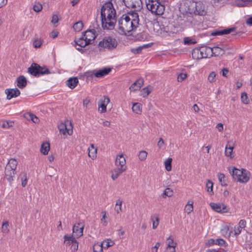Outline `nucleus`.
I'll return each mask as SVG.
<instances>
[{
  "label": "nucleus",
  "mask_w": 252,
  "mask_h": 252,
  "mask_svg": "<svg viewBox=\"0 0 252 252\" xmlns=\"http://www.w3.org/2000/svg\"><path fill=\"white\" fill-rule=\"evenodd\" d=\"M131 20L129 17H121L118 21L119 32L122 34L129 35L130 32L136 29L138 25L139 17Z\"/></svg>",
  "instance_id": "nucleus-1"
},
{
  "label": "nucleus",
  "mask_w": 252,
  "mask_h": 252,
  "mask_svg": "<svg viewBox=\"0 0 252 252\" xmlns=\"http://www.w3.org/2000/svg\"><path fill=\"white\" fill-rule=\"evenodd\" d=\"M126 8H131L133 10L129 11L126 10L122 13V16H138L137 11H140L142 7V2L141 0H123Z\"/></svg>",
  "instance_id": "nucleus-2"
},
{
  "label": "nucleus",
  "mask_w": 252,
  "mask_h": 252,
  "mask_svg": "<svg viewBox=\"0 0 252 252\" xmlns=\"http://www.w3.org/2000/svg\"><path fill=\"white\" fill-rule=\"evenodd\" d=\"M231 174L235 180L241 183H247L250 179V172L244 169L240 170L234 167Z\"/></svg>",
  "instance_id": "nucleus-3"
},
{
  "label": "nucleus",
  "mask_w": 252,
  "mask_h": 252,
  "mask_svg": "<svg viewBox=\"0 0 252 252\" xmlns=\"http://www.w3.org/2000/svg\"><path fill=\"white\" fill-rule=\"evenodd\" d=\"M17 164L18 162L15 159L11 158L6 165L4 172L5 177L9 182L13 180Z\"/></svg>",
  "instance_id": "nucleus-4"
},
{
  "label": "nucleus",
  "mask_w": 252,
  "mask_h": 252,
  "mask_svg": "<svg viewBox=\"0 0 252 252\" xmlns=\"http://www.w3.org/2000/svg\"><path fill=\"white\" fill-rule=\"evenodd\" d=\"M118 42L116 39L111 36H105L98 44L99 48L103 49L113 50L116 48Z\"/></svg>",
  "instance_id": "nucleus-5"
},
{
  "label": "nucleus",
  "mask_w": 252,
  "mask_h": 252,
  "mask_svg": "<svg viewBox=\"0 0 252 252\" xmlns=\"http://www.w3.org/2000/svg\"><path fill=\"white\" fill-rule=\"evenodd\" d=\"M28 72L34 76L50 73V71L45 66H41L36 63H32L31 66L28 68Z\"/></svg>",
  "instance_id": "nucleus-6"
},
{
  "label": "nucleus",
  "mask_w": 252,
  "mask_h": 252,
  "mask_svg": "<svg viewBox=\"0 0 252 252\" xmlns=\"http://www.w3.org/2000/svg\"><path fill=\"white\" fill-rule=\"evenodd\" d=\"M58 129L60 133L63 135L64 138L66 137L67 135H71L73 133V126L69 121L60 123L58 125Z\"/></svg>",
  "instance_id": "nucleus-7"
},
{
  "label": "nucleus",
  "mask_w": 252,
  "mask_h": 252,
  "mask_svg": "<svg viewBox=\"0 0 252 252\" xmlns=\"http://www.w3.org/2000/svg\"><path fill=\"white\" fill-rule=\"evenodd\" d=\"M100 16H116V11L111 1L106 2L102 5Z\"/></svg>",
  "instance_id": "nucleus-8"
},
{
  "label": "nucleus",
  "mask_w": 252,
  "mask_h": 252,
  "mask_svg": "<svg viewBox=\"0 0 252 252\" xmlns=\"http://www.w3.org/2000/svg\"><path fill=\"white\" fill-rule=\"evenodd\" d=\"M102 27L107 30H113L117 21L116 17H101Z\"/></svg>",
  "instance_id": "nucleus-9"
},
{
  "label": "nucleus",
  "mask_w": 252,
  "mask_h": 252,
  "mask_svg": "<svg viewBox=\"0 0 252 252\" xmlns=\"http://www.w3.org/2000/svg\"><path fill=\"white\" fill-rule=\"evenodd\" d=\"M114 245V242L109 240H104L101 244H95L93 248L94 252H102L103 248L107 249Z\"/></svg>",
  "instance_id": "nucleus-10"
},
{
  "label": "nucleus",
  "mask_w": 252,
  "mask_h": 252,
  "mask_svg": "<svg viewBox=\"0 0 252 252\" xmlns=\"http://www.w3.org/2000/svg\"><path fill=\"white\" fill-rule=\"evenodd\" d=\"M111 71L109 68H104L98 70H93L87 72L88 76H93L94 75L97 78H100L108 74Z\"/></svg>",
  "instance_id": "nucleus-11"
},
{
  "label": "nucleus",
  "mask_w": 252,
  "mask_h": 252,
  "mask_svg": "<svg viewBox=\"0 0 252 252\" xmlns=\"http://www.w3.org/2000/svg\"><path fill=\"white\" fill-rule=\"evenodd\" d=\"M85 224L83 222H79L75 223L72 229L73 233L74 236L77 238L80 237L83 235V230Z\"/></svg>",
  "instance_id": "nucleus-12"
},
{
  "label": "nucleus",
  "mask_w": 252,
  "mask_h": 252,
  "mask_svg": "<svg viewBox=\"0 0 252 252\" xmlns=\"http://www.w3.org/2000/svg\"><path fill=\"white\" fill-rule=\"evenodd\" d=\"M109 102V98L107 96H103L98 102V108L100 113H103L106 111V106Z\"/></svg>",
  "instance_id": "nucleus-13"
},
{
  "label": "nucleus",
  "mask_w": 252,
  "mask_h": 252,
  "mask_svg": "<svg viewBox=\"0 0 252 252\" xmlns=\"http://www.w3.org/2000/svg\"><path fill=\"white\" fill-rule=\"evenodd\" d=\"M82 36L90 44L96 38L95 31L94 29L87 30L83 33Z\"/></svg>",
  "instance_id": "nucleus-14"
},
{
  "label": "nucleus",
  "mask_w": 252,
  "mask_h": 252,
  "mask_svg": "<svg viewBox=\"0 0 252 252\" xmlns=\"http://www.w3.org/2000/svg\"><path fill=\"white\" fill-rule=\"evenodd\" d=\"M194 14L198 16H205L206 11L205 10V6L201 2H196L195 6Z\"/></svg>",
  "instance_id": "nucleus-15"
},
{
  "label": "nucleus",
  "mask_w": 252,
  "mask_h": 252,
  "mask_svg": "<svg viewBox=\"0 0 252 252\" xmlns=\"http://www.w3.org/2000/svg\"><path fill=\"white\" fill-rule=\"evenodd\" d=\"M210 206L216 212L220 213L226 212V207L223 204L211 202L210 203Z\"/></svg>",
  "instance_id": "nucleus-16"
},
{
  "label": "nucleus",
  "mask_w": 252,
  "mask_h": 252,
  "mask_svg": "<svg viewBox=\"0 0 252 252\" xmlns=\"http://www.w3.org/2000/svg\"><path fill=\"white\" fill-rule=\"evenodd\" d=\"M236 30V28L233 27L229 28H227L223 30H215L213 31L211 35L213 36H216V35H221L223 34H228L232 32H235Z\"/></svg>",
  "instance_id": "nucleus-17"
},
{
  "label": "nucleus",
  "mask_w": 252,
  "mask_h": 252,
  "mask_svg": "<svg viewBox=\"0 0 252 252\" xmlns=\"http://www.w3.org/2000/svg\"><path fill=\"white\" fill-rule=\"evenodd\" d=\"M126 163V160L123 154L118 155L116 157L115 165L117 167H120L126 170L127 167Z\"/></svg>",
  "instance_id": "nucleus-18"
},
{
  "label": "nucleus",
  "mask_w": 252,
  "mask_h": 252,
  "mask_svg": "<svg viewBox=\"0 0 252 252\" xmlns=\"http://www.w3.org/2000/svg\"><path fill=\"white\" fill-rule=\"evenodd\" d=\"M234 144L232 141L227 142L225 148V155L226 157L232 158L234 155L232 152L234 148Z\"/></svg>",
  "instance_id": "nucleus-19"
},
{
  "label": "nucleus",
  "mask_w": 252,
  "mask_h": 252,
  "mask_svg": "<svg viewBox=\"0 0 252 252\" xmlns=\"http://www.w3.org/2000/svg\"><path fill=\"white\" fill-rule=\"evenodd\" d=\"M5 93L7 95V99L9 100L17 97L20 94V92L17 88L7 89L5 90Z\"/></svg>",
  "instance_id": "nucleus-20"
},
{
  "label": "nucleus",
  "mask_w": 252,
  "mask_h": 252,
  "mask_svg": "<svg viewBox=\"0 0 252 252\" xmlns=\"http://www.w3.org/2000/svg\"><path fill=\"white\" fill-rule=\"evenodd\" d=\"M126 170L125 169L121 168L120 167H116L111 171V178L113 181L117 179L119 176H120L123 172Z\"/></svg>",
  "instance_id": "nucleus-21"
},
{
  "label": "nucleus",
  "mask_w": 252,
  "mask_h": 252,
  "mask_svg": "<svg viewBox=\"0 0 252 252\" xmlns=\"http://www.w3.org/2000/svg\"><path fill=\"white\" fill-rule=\"evenodd\" d=\"M203 58H211L213 56V53L212 52L211 47H204L201 48Z\"/></svg>",
  "instance_id": "nucleus-22"
},
{
  "label": "nucleus",
  "mask_w": 252,
  "mask_h": 252,
  "mask_svg": "<svg viewBox=\"0 0 252 252\" xmlns=\"http://www.w3.org/2000/svg\"><path fill=\"white\" fill-rule=\"evenodd\" d=\"M144 81L142 79H139L130 87V91H135L139 90L143 85Z\"/></svg>",
  "instance_id": "nucleus-23"
},
{
  "label": "nucleus",
  "mask_w": 252,
  "mask_h": 252,
  "mask_svg": "<svg viewBox=\"0 0 252 252\" xmlns=\"http://www.w3.org/2000/svg\"><path fill=\"white\" fill-rule=\"evenodd\" d=\"M88 156L92 159H94L96 158L97 148L94 147V144H91L88 149Z\"/></svg>",
  "instance_id": "nucleus-24"
},
{
  "label": "nucleus",
  "mask_w": 252,
  "mask_h": 252,
  "mask_svg": "<svg viewBox=\"0 0 252 252\" xmlns=\"http://www.w3.org/2000/svg\"><path fill=\"white\" fill-rule=\"evenodd\" d=\"M78 80L76 77H72L66 81V85L70 89H74L77 85Z\"/></svg>",
  "instance_id": "nucleus-25"
},
{
  "label": "nucleus",
  "mask_w": 252,
  "mask_h": 252,
  "mask_svg": "<svg viewBox=\"0 0 252 252\" xmlns=\"http://www.w3.org/2000/svg\"><path fill=\"white\" fill-rule=\"evenodd\" d=\"M191 55L192 58L194 60H199L203 58L201 48L193 49Z\"/></svg>",
  "instance_id": "nucleus-26"
},
{
  "label": "nucleus",
  "mask_w": 252,
  "mask_h": 252,
  "mask_svg": "<svg viewBox=\"0 0 252 252\" xmlns=\"http://www.w3.org/2000/svg\"><path fill=\"white\" fill-rule=\"evenodd\" d=\"M17 86L20 88L23 89L27 85V79L22 75L20 76L17 79Z\"/></svg>",
  "instance_id": "nucleus-27"
},
{
  "label": "nucleus",
  "mask_w": 252,
  "mask_h": 252,
  "mask_svg": "<svg viewBox=\"0 0 252 252\" xmlns=\"http://www.w3.org/2000/svg\"><path fill=\"white\" fill-rule=\"evenodd\" d=\"M132 110L134 113L137 114H141L142 111V105L138 102L134 103L132 104Z\"/></svg>",
  "instance_id": "nucleus-28"
},
{
  "label": "nucleus",
  "mask_w": 252,
  "mask_h": 252,
  "mask_svg": "<svg viewBox=\"0 0 252 252\" xmlns=\"http://www.w3.org/2000/svg\"><path fill=\"white\" fill-rule=\"evenodd\" d=\"M14 122L11 121L1 120L0 121V126L3 128L7 129L12 127Z\"/></svg>",
  "instance_id": "nucleus-29"
},
{
  "label": "nucleus",
  "mask_w": 252,
  "mask_h": 252,
  "mask_svg": "<svg viewBox=\"0 0 252 252\" xmlns=\"http://www.w3.org/2000/svg\"><path fill=\"white\" fill-rule=\"evenodd\" d=\"M211 50L212 52L213 53V56H214L222 55L224 53V50L218 46L211 48Z\"/></svg>",
  "instance_id": "nucleus-30"
},
{
  "label": "nucleus",
  "mask_w": 252,
  "mask_h": 252,
  "mask_svg": "<svg viewBox=\"0 0 252 252\" xmlns=\"http://www.w3.org/2000/svg\"><path fill=\"white\" fill-rule=\"evenodd\" d=\"M64 243L66 245H70L76 241L75 238L72 235H65L64 236Z\"/></svg>",
  "instance_id": "nucleus-31"
},
{
  "label": "nucleus",
  "mask_w": 252,
  "mask_h": 252,
  "mask_svg": "<svg viewBox=\"0 0 252 252\" xmlns=\"http://www.w3.org/2000/svg\"><path fill=\"white\" fill-rule=\"evenodd\" d=\"M220 232L221 234L226 237H229L231 235H232L231 234H233V231H229V226L227 225L223 226L221 229Z\"/></svg>",
  "instance_id": "nucleus-32"
},
{
  "label": "nucleus",
  "mask_w": 252,
  "mask_h": 252,
  "mask_svg": "<svg viewBox=\"0 0 252 252\" xmlns=\"http://www.w3.org/2000/svg\"><path fill=\"white\" fill-rule=\"evenodd\" d=\"M76 44L79 46L81 48L83 47H85L87 45H89V43L86 41L85 38H83V36H82L81 37L79 38L75 41Z\"/></svg>",
  "instance_id": "nucleus-33"
},
{
  "label": "nucleus",
  "mask_w": 252,
  "mask_h": 252,
  "mask_svg": "<svg viewBox=\"0 0 252 252\" xmlns=\"http://www.w3.org/2000/svg\"><path fill=\"white\" fill-rule=\"evenodd\" d=\"M50 150V144L48 143H43L41 145L40 152L42 154L44 155H46L48 154Z\"/></svg>",
  "instance_id": "nucleus-34"
},
{
  "label": "nucleus",
  "mask_w": 252,
  "mask_h": 252,
  "mask_svg": "<svg viewBox=\"0 0 252 252\" xmlns=\"http://www.w3.org/2000/svg\"><path fill=\"white\" fill-rule=\"evenodd\" d=\"M193 210V201H189L185 207V212L188 214H190Z\"/></svg>",
  "instance_id": "nucleus-35"
},
{
  "label": "nucleus",
  "mask_w": 252,
  "mask_h": 252,
  "mask_svg": "<svg viewBox=\"0 0 252 252\" xmlns=\"http://www.w3.org/2000/svg\"><path fill=\"white\" fill-rule=\"evenodd\" d=\"M207 191L210 195H212L214 194L213 192V183L212 181L208 180L206 184Z\"/></svg>",
  "instance_id": "nucleus-36"
},
{
  "label": "nucleus",
  "mask_w": 252,
  "mask_h": 252,
  "mask_svg": "<svg viewBox=\"0 0 252 252\" xmlns=\"http://www.w3.org/2000/svg\"><path fill=\"white\" fill-rule=\"evenodd\" d=\"M153 222V228L156 229L159 224V218L157 215H154L151 217Z\"/></svg>",
  "instance_id": "nucleus-37"
},
{
  "label": "nucleus",
  "mask_w": 252,
  "mask_h": 252,
  "mask_svg": "<svg viewBox=\"0 0 252 252\" xmlns=\"http://www.w3.org/2000/svg\"><path fill=\"white\" fill-rule=\"evenodd\" d=\"M106 214L107 213L105 211L101 212L102 218L100 219V223L103 226H106L108 224V221L106 220L107 218Z\"/></svg>",
  "instance_id": "nucleus-38"
},
{
  "label": "nucleus",
  "mask_w": 252,
  "mask_h": 252,
  "mask_svg": "<svg viewBox=\"0 0 252 252\" xmlns=\"http://www.w3.org/2000/svg\"><path fill=\"white\" fill-rule=\"evenodd\" d=\"M74 30L76 32L81 31L83 28V24L81 21L76 22L73 26Z\"/></svg>",
  "instance_id": "nucleus-39"
},
{
  "label": "nucleus",
  "mask_w": 252,
  "mask_h": 252,
  "mask_svg": "<svg viewBox=\"0 0 252 252\" xmlns=\"http://www.w3.org/2000/svg\"><path fill=\"white\" fill-rule=\"evenodd\" d=\"M122 203L123 201L120 199L116 201V203L115 207V211L117 214H119L121 212H122Z\"/></svg>",
  "instance_id": "nucleus-40"
},
{
  "label": "nucleus",
  "mask_w": 252,
  "mask_h": 252,
  "mask_svg": "<svg viewBox=\"0 0 252 252\" xmlns=\"http://www.w3.org/2000/svg\"><path fill=\"white\" fill-rule=\"evenodd\" d=\"M1 232L5 234H7L9 232V222L8 221L3 222L1 226Z\"/></svg>",
  "instance_id": "nucleus-41"
},
{
  "label": "nucleus",
  "mask_w": 252,
  "mask_h": 252,
  "mask_svg": "<svg viewBox=\"0 0 252 252\" xmlns=\"http://www.w3.org/2000/svg\"><path fill=\"white\" fill-rule=\"evenodd\" d=\"M172 161V158H168L164 161V165L166 170L170 171L172 169L171 162Z\"/></svg>",
  "instance_id": "nucleus-42"
},
{
  "label": "nucleus",
  "mask_w": 252,
  "mask_h": 252,
  "mask_svg": "<svg viewBox=\"0 0 252 252\" xmlns=\"http://www.w3.org/2000/svg\"><path fill=\"white\" fill-rule=\"evenodd\" d=\"M196 42V41L194 39L189 37H185L184 39V43L186 45L194 44Z\"/></svg>",
  "instance_id": "nucleus-43"
},
{
  "label": "nucleus",
  "mask_w": 252,
  "mask_h": 252,
  "mask_svg": "<svg viewBox=\"0 0 252 252\" xmlns=\"http://www.w3.org/2000/svg\"><path fill=\"white\" fill-rule=\"evenodd\" d=\"M151 91L152 89L151 88L149 87L144 88L141 91V95L143 97H146L150 94Z\"/></svg>",
  "instance_id": "nucleus-44"
},
{
  "label": "nucleus",
  "mask_w": 252,
  "mask_h": 252,
  "mask_svg": "<svg viewBox=\"0 0 252 252\" xmlns=\"http://www.w3.org/2000/svg\"><path fill=\"white\" fill-rule=\"evenodd\" d=\"M218 177L219 181L221 183L222 186H226V179L224 175L222 173H219L218 175Z\"/></svg>",
  "instance_id": "nucleus-45"
},
{
  "label": "nucleus",
  "mask_w": 252,
  "mask_h": 252,
  "mask_svg": "<svg viewBox=\"0 0 252 252\" xmlns=\"http://www.w3.org/2000/svg\"><path fill=\"white\" fill-rule=\"evenodd\" d=\"M242 229L240 228V226H238L237 225L234 226V230L233 231L232 235L237 237L241 232Z\"/></svg>",
  "instance_id": "nucleus-46"
},
{
  "label": "nucleus",
  "mask_w": 252,
  "mask_h": 252,
  "mask_svg": "<svg viewBox=\"0 0 252 252\" xmlns=\"http://www.w3.org/2000/svg\"><path fill=\"white\" fill-rule=\"evenodd\" d=\"M147 155L148 153L147 152L145 151H141L138 154V158L141 161L145 160L147 157Z\"/></svg>",
  "instance_id": "nucleus-47"
},
{
  "label": "nucleus",
  "mask_w": 252,
  "mask_h": 252,
  "mask_svg": "<svg viewBox=\"0 0 252 252\" xmlns=\"http://www.w3.org/2000/svg\"><path fill=\"white\" fill-rule=\"evenodd\" d=\"M241 98V101L243 103L248 104L250 103V101H249V99H248L247 94L245 92L242 93Z\"/></svg>",
  "instance_id": "nucleus-48"
},
{
  "label": "nucleus",
  "mask_w": 252,
  "mask_h": 252,
  "mask_svg": "<svg viewBox=\"0 0 252 252\" xmlns=\"http://www.w3.org/2000/svg\"><path fill=\"white\" fill-rule=\"evenodd\" d=\"M27 118L28 119L31 120L33 122L36 123L38 122V118L34 114L32 113H28L27 114Z\"/></svg>",
  "instance_id": "nucleus-49"
},
{
  "label": "nucleus",
  "mask_w": 252,
  "mask_h": 252,
  "mask_svg": "<svg viewBox=\"0 0 252 252\" xmlns=\"http://www.w3.org/2000/svg\"><path fill=\"white\" fill-rule=\"evenodd\" d=\"M173 195L172 190L169 188H166L163 192V197L165 198L166 197H170Z\"/></svg>",
  "instance_id": "nucleus-50"
},
{
  "label": "nucleus",
  "mask_w": 252,
  "mask_h": 252,
  "mask_svg": "<svg viewBox=\"0 0 252 252\" xmlns=\"http://www.w3.org/2000/svg\"><path fill=\"white\" fill-rule=\"evenodd\" d=\"M167 247H176L177 244L172 238L169 237L167 240Z\"/></svg>",
  "instance_id": "nucleus-51"
},
{
  "label": "nucleus",
  "mask_w": 252,
  "mask_h": 252,
  "mask_svg": "<svg viewBox=\"0 0 252 252\" xmlns=\"http://www.w3.org/2000/svg\"><path fill=\"white\" fill-rule=\"evenodd\" d=\"M42 9V5L39 3H37L33 5V9L35 12L40 11Z\"/></svg>",
  "instance_id": "nucleus-52"
},
{
  "label": "nucleus",
  "mask_w": 252,
  "mask_h": 252,
  "mask_svg": "<svg viewBox=\"0 0 252 252\" xmlns=\"http://www.w3.org/2000/svg\"><path fill=\"white\" fill-rule=\"evenodd\" d=\"M42 44V41L40 39H36L33 42V46L37 48L40 47L41 44Z\"/></svg>",
  "instance_id": "nucleus-53"
},
{
  "label": "nucleus",
  "mask_w": 252,
  "mask_h": 252,
  "mask_svg": "<svg viewBox=\"0 0 252 252\" xmlns=\"http://www.w3.org/2000/svg\"><path fill=\"white\" fill-rule=\"evenodd\" d=\"M216 73L214 72H212L209 74L208 80L210 82H213L215 81Z\"/></svg>",
  "instance_id": "nucleus-54"
},
{
  "label": "nucleus",
  "mask_w": 252,
  "mask_h": 252,
  "mask_svg": "<svg viewBox=\"0 0 252 252\" xmlns=\"http://www.w3.org/2000/svg\"><path fill=\"white\" fill-rule=\"evenodd\" d=\"M187 74L181 73L178 75L177 77L178 81L179 82H182L184 80H185L187 78Z\"/></svg>",
  "instance_id": "nucleus-55"
},
{
  "label": "nucleus",
  "mask_w": 252,
  "mask_h": 252,
  "mask_svg": "<svg viewBox=\"0 0 252 252\" xmlns=\"http://www.w3.org/2000/svg\"><path fill=\"white\" fill-rule=\"evenodd\" d=\"M23 177L25 178V179L23 180H21V181H22V186L24 187L27 184V180H27V173H25V172H23Z\"/></svg>",
  "instance_id": "nucleus-56"
},
{
  "label": "nucleus",
  "mask_w": 252,
  "mask_h": 252,
  "mask_svg": "<svg viewBox=\"0 0 252 252\" xmlns=\"http://www.w3.org/2000/svg\"><path fill=\"white\" fill-rule=\"evenodd\" d=\"M60 20L58 17H52V19L51 20V23L55 27L57 26V24Z\"/></svg>",
  "instance_id": "nucleus-57"
},
{
  "label": "nucleus",
  "mask_w": 252,
  "mask_h": 252,
  "mask_svg": "<svg viewBox=\"0 0 252 252\" xmlns=\"http://www.w3.org/2000/svg\"><path fill=\"white\" fill-rule=\"evenodd\" d=\"M71 246V249L72 251H77L78 248V244L77 241H75L74 243H72Z\"/></svg>",
  "instance_id": "nucleus-58"
},
{
  "label": "nucleus",
  "mask_w": 252,
  "mask_h": 252,
  "mask_svg": "<svg viewBox=\"0 0 252 252\" xmlns=\"http://www.w3.org/2000/svg\"><path fill=\"white\" fill-rule=\"evenodd\" d=\"M142 47L139 46L136 48H133L131 49V51L134 54H139L142 51Z\"/></svg>",
  "instance_id": "nucleus-59"
},
{
  "label": "nucleus",
  "mask_w": 252,
  "mask_h": 252,
  "mask_svg": "<svg viewBox=\"0 0 252 252\" xmlns=\"http://www.w3.org/2000/svg\"><path fill=\"white\" fill-rule=\"evenodd\" d=\"M216 244L220 246H224L225 245V241L222 239H217L216 240Z\"/></svg>",
  "instance_id": "nucleus-60"
},
{
  "label": "nucleus",
  "mask_w": 252,
  "mask_h": 252,
  "mask_svg": "<svg viewBox=\"0 0 252 252\" xmlns=\"http://www.w3.org/2000/svg\"><path fill=\"white\" fill-rule=\"evenodd\" d=\"M246 221L244 220H240L239 224L237 225L238 226H240L242 229L246 227Z\"/></svg>",
  "instance_id": "nucleus-61"
},
{
  "label": "nucleus",
  "mask_w": 252,
  "mask_h": 252,
  "mask_svg": "<svg viewBox=\"0 0 252 252\" xmlns=\"http://www.w3.org/2000/svg\"><path fill=\"white\" fill-rule=\"evenodd\" d=\"M160 243L157 242L155 246L152 248L151 252H158V250L160 246Z\"/></svg>",
  "instance_id": "nucleus-62"
},
{
  "label": "nucleus",
  "mask_w": 252,
  "mask_h": 252,
  "mask_svg": "<svg viewBox=\"0 0 252 252\" xmlns=\"http://www.w3.org/2000/svg\"><path fill=\"white\" fill-rule=\"evenodd\" d=\"M90 103V100L86 98L83 100V105L84 107H85L86 108H88Z\"/></svg>",
  "instance_id": "nucleus-63"
},
{
  "label": "nucleus",
  "mask_w": 252,
  "mask_h": 252,
  "mask_svg": "<svg viewBox=\"0 0 252 252\" xmlns=\"http://www.w3.org/2000/svg\"><path fill=\"white\" fill-rule=\"evenodd\" d=\"M176 247H167L166 252H175Z\"/></svg>",
  "instance_id": "nucleus-64"
}]
</instances>
